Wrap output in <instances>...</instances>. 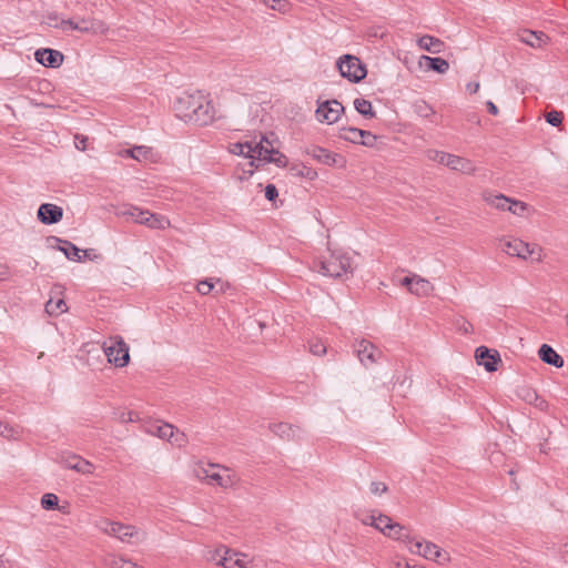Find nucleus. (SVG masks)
I'll return each instance as SVG.
<instances>
[{
	"label": "nucleus",
	"instance_id": "obj_1",
	"mask_svg": "<svg viewBox=\"0 0 568 568\" xmlns=\"http://www.w3.org/2000/svg\"><path fill=\"white\" fill-rule=\"evenodd\" d=\"M173 109L179 119L200 126L212 123L215 118L212 101L201 91L184 93L176 98Z\"/></svg>",
	"mask_w": 568,
	"mask_h": 568
},
{
	"label": "nucleus",
	"instance_id": "obj_2",
	"mask_svg": "<svg viewBox=\"0 0 568 568\" xmlns=\"http://www.w3.org/2000/svg\"><path fill=\"white\" fill-rule=\"evenodd\" d=\"M314 267L323 275L343 278L353 274L352 257L344 253H332L328 257L314 262Z\"/></svg>",
	"mask_w": 568,
	"mask_h": 568
},
{
	"label": "nucleus",
	"instance_id": "obj_3",
	"mask_svg": "<svg viewBox=\"0 0 568 568\" xmlns=\"http://www.w3.org/2000/svg\"><path fill=\"white\" fill-rule=\"evenodd\" d=\"M98 528L123 542L139 544L145 539V534L141 532L135 526L124 525L109 519H101L97 524Z\"/></svg>",
	"mask_w": 568,
	"mask_h": 568
},
{
	"label": "nucleus",
	"instance_id": "obj_4",
	"mask_svg": "<svg viewBox=\"0 0 568 568\" xmlns=\"http://www.w3.org/2000/svg\"><path fill=\"white\" fill-rule=\"evenodd\" d=\"M500 248L509 256H516L521 260H528L529 257L536 256L535 260L540 262L542 258L541 247L536 244H528L519 239H501Z\"/></svg>",
	"mask_w": 568,
	"mask_h": 568
},
{
	"label": "nucleus",
	"instance_id": "obj_5",
	"mask_svg": "<svg viewBox=\"0 0 568 568\" xmlns=\"http://www.w3.org/2000/svg\"><path fill=\"white\" fill-rule=\"evenodd\" d=\"M103 351L108 361L116 367H124L129 364V346L121 336L110 337L109 341L103 344Z\"/></svg>",
	"mask_w": 568,
	"mask_h": 568
},
{
	"label": "nucleus",
	"instance_id": "obj_6",
	"mask_svg": "<svg viewBox=\"0 0 568 568\" xmlns=\"http://www.w3.org/2000/svg\"><path fill=\"white\" fill-rule=\"evenodd\" d=\"M337 68L343 78H346L354 83L362 81L367 74V70L362 61L351 54H345L339 58L337 61Z\"/></svg>",
	"mask_w": 568,
	"mask_h": 568
},
{
	"label": "nucleus",
	"instance_id": "obj_7",
	"mask_svg": "<svg viewBox=\"0 0 568 568\" xmlns=\"http://www.w3.org/2000/svg\"><path fill=\"white\" fill-rule=\"evenodd\" d=\"M217 465L207 464L206 466H199L195 468V475L201 480H207L209 483H214L220 487L229 488L232 487L235 483L234 476L231 474L230 469L224 468L225 474H220L214 469Z\"/></svg>",
	"mask_w": 568,
	"mask_h": 568
},
{
	"label": "nucleus",
	"instance_id": "obj_8",
	"mask_svg": "<svg viewBox=\"0 0 568 568\" xmlns=\"http://www.w3.org/2000/svg\"><path fill=\"white\" fill-rule=\"evenodd\" d=\"M254 155L255 160L275 163L277 166H285L287 163L286 156L276 151L265 136L258 143H254Z\"/></svg>",
	"mask_w": 568,
	"mask_h": 568
},
{
	"label": "nucleus",
	"instance_id": "obj_9",
	"mask_svg": "<svg viewBox=\"0 0 568 568\" xmlns=\"http://www.w3.org/2000/svg\"><path fill=\"white\" fill-rule=\"evenodd\" d=\"M353 347L359 362L366 367L376 364L382 357L378 347L365 338L356 341Z\"/></svg>",
	"mask_w": 568,
	"mask_h": 568
},
{
	"label": "nucleus",
	"instance_id": "obj_10",
	"mask_svg": "<svg viewBox=\"0 0 568 568\" xmlns=\"http://www.w3.org/2000/svg\"><path fill=\"white\" fill-rule=\"evenodd\" d=\"M344 106L337 100H329L318 104L316 118L320 122L333 124L338 121Z\"/></svg>",
	"mask_w": 568,
	"mask_h": 568
},
{
	"label": "nucleus",
	"instance_id": "obj_11",
	"mask_svg": "<svg viewBox=\"0 0 568 568\" xmlns=\"http://www.w3.org/2000/svg\"><path fill=\"white\" fill-rule=\"evenodd\" d=\"M306 153L311 155L313 159L318 161L320 163L331 165V166H344L345 159L336 153L328 151L322 146L312 145L306 149Z\"/></svg>",
	"mask_w": 568,
	"mask_h": 568
},
{
	"label": "nucleus",
	"instance_id": "obj_12",
	"mask_svg": "<svg viewBox=\"0 0 568 568\" xmlns=\"http://www.w3.org/2000/svg\"><path fill=\"white\" fill-rule=\"evenodd\" d=\"M402 285L406 286L410 293L417 296H428L433 290V284L418 275L406 276L402 280Z\"/></svg>",
	"mask_w": 568,
	"mask_h": 568
},
{
	"label": "nucleus",
	"instance_id": "obj_13",
	"mask_svg": "<svg viewBox=\"0 0 568 568\" xmlns=\"http://www.w3.org/2000/svg\"><path fill=\"white\" fill-rule=\"evenodd\" d=\"M37 215L41 223L51 225L61 221L63 210L55 204L44 203L39 206Z\"/></svg>",
	"mask_w": 568,
	"mask_h": 568
},
{
	"label": "nucleus",
	"instance_id": "obj_14",
	"mask_svg": "<svg viewBox=\"0 0 568 568\" xmlns=\"http://www.w3.org/2000/svg\"><path fill=\"white\" fill-rule=\"evenodd\" d=\"M34 57L39 63L48 68H58L64 60V55L53 49H38Z\"/></svg>",
	"mask_w": 568,
	"mask_h": 568
},
{
	"label": "nucleus",
	"instance_id": "obj_15",
	"mask_svg": "<svg viewBox=\"0 0 568 568\" xmlns=\"http://www.w3.org/2000/svg\"><path fill=\"white\" fill-rule=\"evenodd\" d=\"M270 430L286 440H295L302 437L303 430L301 427L287 423H275L270 425Z\"/></svg>",
	"mask_w": 568,
	"mask_h": 568
},
{
	"label": "nucleus",
	"instance_id": "obj_16",
	"mask_svg": "<svg viewBox=\"0 0 568 568\" xmlns=\"http://www.w3.org/2000/svg\"><path fill=\"white\" fill-rule=\"evenodd\" d=\"M476 359L479 365H483L487 372L497 371V363L500 362V357L497 351L490 352L485 346H479L476 349Z\"/></svg>",
	"mask_w": 568,
	"mask_h": 568
},
{
	"label": "nucleus",
	"instance_id": "obj_17",
	"mask_svg": "<svg viewBox=\"0 0 568 568\" xmlns=\"http://www.w3.org/2000/svg\"><path fill=\"white\" fill-rule=\"evenodd\" d=\"M445 166L465 174H471L476 170L470 160L450 153L448 154Z\"/></svg>",
	"mask_w": 568,
	"mask_h": 568
},
{
	"label": "nucleus",
	"instance_id": "obj_18",
	"mask_svg": "<svg viewBox=\"0 0 568 568\" xmlns=\"http://www.w3.org/2000/svg\"><path fill=\"white\" fill-rule=\"evenodd\" d=\"M538 355L542 362L555 367H562V357L549 345L542 344L538 351Z\"/></svg>",
	"mask_w": 568,
	"mask_h": 568
},
{
	"label": "nucleus",
	"instance_id": "obj_19",
	"mask_svg": "<svg viewBox=\"0 0 568 568\" xmlns=\"http://www.w3.org/2000/svg\"><path fill=\"white\" fill-rule=\"evenodd\" d=\"M231 554H233V556L246 557V555H244V554H240L237 551H234V550H232L230 548H226V547L222 546L220 548H216V549L210 551L207 559L210 561L215 562V565L225 568L227 559H229V556Z\"/></svg>",
	"mask_w": 568,
	"mask_h": 568
},
{
	"label": "nucleus",
	"instance_id": "obj_20",
	"mask_svg": "<svg viewBox=\"0 0 568 568\" xmlns=\"http://www.w3.org/2000/svg\"><path fill=\"white\" fill-rule=\"evenodd\" d=\"M520 40L532 48H541L549 40L548 36L539 31L525 30L520 34Z\"/></svg>",
	"mask_w": 568,
	"mask_h": 568
},
{
	"label": "nucleus",
	"instance_id": "obj_21",
	"mask_svg": "<svg viewBox=\"0 0 568 568\" xmlns=\"http://www.w3.org/2000/svg\"><path fill=\"white\" fill-rule=\"evenodd\" d=\"M417 43L420 49L430 53H440L444 48V42L442 40L428 34L420 37Z\"/></svg>",
	"mask_w": 568,
	"mask_h": 568
},
{
	"label": "nucleus",
	"instance_id": "obj_22",
	"mask_svg": "<svg viewBox=\"0 0 568 568\" xmlns=\"http://www.w3.org/2000/svg\"><path fill=\"white\" fill-rule=\"evenodd\" d=\"M385 536L393 538L395 540H400L403 542H410L412 537L407 532L406 527L398 523L392 521L388 528L384 532Z\"/></svg>",
	"mask_w": 568,
	"mask_h": 568
},
{
	"label": "nucleus",
	"instance_id": "obj_23",
	"mask_svg": "<svg viewBox=\"0 0 568 568\" xmlns=\"http://www.w3.org/2000/svg\"><path fill=\"white\" fill-rule=\"evenodd\" d=\"M144 225L153 230H165L170 226V221L164 215L154 214L149 211Z\"/></svg>",
	"mask_w": 568,
	"mask_h": 568
},
{
	"label": "nucleus",
	"instance_id": "obj_24",
	"mask_svg": "<svg viewBox=\"0 0 568 568\" xmlns=\"http://www.w3.org/2000/svg\"><path fill=\"white\" fill-rule=\"evenodd\" d=\"M77 31L89 33L103 30V23L90 18H81L77 20Z\"/></svg>",
	"mask_w": 568,
	"mask_h": 568
},
{
	"label": "nucleus",
	"instance_id": "obj_25",
	"mask_svg": "<svg viewBox=\"0 0 568 568\" xmlns=\"http://www.w3.org/2000/svg\"><path fill=\"white\" fill-rule=\"evenodd\" d=\"M148 212V210H142L138 206H130L125 210L120 211L119 214L123 217L132 219L135 223L144 225Z\"/></svg>",
	"mask_w": 568,
	"mask_h": 568
},
{
	"label": "nucleus",
	"instance_id": "obj_26",
	"mask_svg": "<svg viewBox=\"0 0 568 568\" xmlns=\"http://www.w3.org/2000/svg\"><path fill=\"white\" fill-rule=\"evenodd\" d=\"M484 200L489 205L503 211H507V206L510 203V197H507L504 194L486 193L484 194Z\"/></svg>",
	"mask_w": 568,
	"mask_h": 568
},
{
	"label": "nucleus",
	"instance_id": "obj_27",
	"mask_svg": "<svg viewBox=\"0 0 568 568\" xmlns=\"http://www.w3.org/2000/svg\"><path fill=\"white\" fill-rule=\"evenodd\" d=\"M62 243L59 246V250L64 253L65 257L70 261L82 262V256L80 255V248L75 246L73 243L65 240H58Z\"/></svg>",
	"mask_w": 568,
	"mask_h": 568
},
{
	"label": "nucleus",
	"instance_id": "obj_28",
	"mask_svg": "<svg viewBox=\"0 0 568 568\" xmlns=\"http://www.w3.org/2000/svg\"><path fill=\"white\" fill-rule=\"evenodd\" d=\"M364 134V130L348 126V128H341L338 136L342 140L358 144L359 141H362Z\"/></svg>",
	"mask_w": 568,
	"mask_h": 568
},
{
	"label": "nucleus",
	"instance_id": "obj_29",
	"mask_svg": "<svg viewBox=\"0 0 568 568\" xmlns=\"http://www.w3.org/2000/svg\"><path fill=\"white\" fill-rule=\"evenodd\" d=\"M67 467L74 469L82 474H90L92 473V464L89 463L85 459H82L78 456H73L70 459L67 460Z\"/></svg>",
	"mask_w": 568,
	"mask_h": 568
},
{
	"label": "nucleus",
	"instance_id": "obj_30",
	"mask_svg": "<svg viewBox=\"0 0 568 568\" xmlns=\"http://www.w3.org/2000/svg\"><path fill=\"white\" fill-rule=\"evenodd\" d=\"M354 108L359 114L364 115L365 118L373 119L376 116V112L373 109L372 102L366 99H355Z\"/></svg>",
	"mask_w": 568,
	"mask_h": 568
},
{
	"label": "nucleus",
	"instance_id": "obj_31",
	"mask_svg": "<svg viewBox=\"0 0 568 568\" xmlns=\"http://www.w3.org/2000/svg\"><path fill=\"white\" fill-rule=\"evenodd\" d=\"M422 59L426 61L427 67L430 70L436 71L437 73L443 74L447 72V70L449 69L448 61L443 58H430L427 55H423Z\"/></svg>",
	"mask_w": 568,
	"mask_h": 568
},
{
	"label": "nucleus",
	"instance_id": "obj_32",
	"mask_svg": "<svg viewBox=\"0 0 568 568\" xmlns=\"http://www.w3.org/2000/svg\"><path fill=\"white\" fill-rule=\"evenodd\" d=\"M175 427L171 424L152 425L149 432L163 439H172L174 437Z\"/></svg>",
	"mask_w": 568,
	"mask_h": 568
},
{
	"label": "nucleus",
	"instance_id": "obj_33",
	"mask_svg": "<svg viewBox=\"0 0 568 568\" xmlns=\"http://www.w3.org/2000/svg\"><path fill=\"white\" fill-rule=\"evenodd\" d=\"M232 152L255 160L253 142L235 143L232 146Z\"/></svg>",
	"mask_w": 568,
	"mask_h": 568
},
{
	"label": "nucleus",
	"instance_id": "obj_34",
	"mask_svg": "<svg viewBox=\"0 0 568 568\" xmlns=\"http://www.w3.org/2000/svg\"><path fill=\"white\" fill-rule=\"evenodd\" d=\"M131 152H133V159L142 162L150 160L153 156L152 148L146 145H136L131 148Z\"/></svg>",
	"mask_w": 568,
	"mask_h": 568
},
{
	"label": "nucleus",
	"instance_id": "obj_35",
	"mask_svg": "<svg viewBox=\"0 0 568 568\" xmlns=\"http://www.w3.org/2000/svg\"><path fill=\"white\" fill-rule=\"evenodd\" d=\"M67 311V304L63 300L48 301L45 303V312L49 315H58Z\"/></svg>",
	"mask_w": 568,
	"mask_h": 568
},
{
	"label": "nucleus",
	"instance_id": "obj_36",
	"mask_svg": "<svg viewBox=\"0 0 568 568\" xmlns=\"http://www.w3.org/2000/svg\"><path fill=\"white\" fill-rule=\"evenodd\" d=\"M440 556V548L432 541H425L423 547V555L427 560H434L435 558Z\"/></svg>",
	"mask_w": 568,
	"mask_h": 568
},
{
	"label": "nucleus",
	"instance_id": "obj_37",
	"mask_svg": "<svg viewBox=\"0 0 568 568\" xmlns=\"http://www.w3.org/2000/svg\"><path fill=\"white\" fill-rule=\"evenodd\" d=\"M41 506L45 510L55 509L59 506V498L52 493H47L41 498Z\"/></svg>",
	"mask_w": 568,
	"mask_h": 568
},
{
	"label": "nucleus",
	"instance_id": "obj_38",
	"mask_svg": "<svg viewBox=\"0 0 568 568\" xmlns=\"http://www.w3.org/2000/svg\"><path fill=\"white\" fill-rule=\"evenodd\" d=\"M528 206L525 202L510 199V203L507 206V211L511 212L513 214L517 216H524L525 212L527 211Z\"/></svg>",
	"mask_w": 568,
	"mask_h": 568
},
{
	"label": "nucleus",
	"instance_id": "obj_39",
	"mask_svg": "<svg viewBox=\"0 0 568 568\" xmlns=\"http://www.w3.org/2000/svg\"><path fill=\"white\" fill-rule=\"evenodd\" d=\"M358 144H362L367 148L378 149V136L373 134L371 131L364 130L362 141H359Z\"/></svg>",
	"mask_w": 568,
	"mask_h": 568
},
{
	"label": "nucleus",
	"instance_id": "obj_40",
	"mask_svg": "<svg viewBox=\"0 0 568 568\" xmlns=\"http://www.w3.org/2000/svg\"><path fill=\"white\" fill-rule=\"evenodd\" d=\"M449 153L438 150H428L426 155L428 160L445 165Z\"/></svg>",
	"mask_w": 568,
	"mask_h": 568
},
{
	"label": "nucleus",
	"instance_id": "obj_41",
	"mask_svg": "<svg viewBox=\"0 0 568 568\" xmlns=\"http://www.w3.org/2000/svg\"><path fill=\"white\" fill-rule=\"evenodd\" d=\"M392 518L388 517L387 515H384V514H381L378 513L377 514V517H376V523L374 525V528H376L377 530H379L381 532H385V530L388 528V526L392 524Z\"/></svg>",
	"mask_w": 568,
	"mask_h": 568
},
{
	"label": "nucleus",
	"instance_id": "obj_42",
	"mask_svg": "<svg viewBox=\"0 0 568 568\" xmlns=\"http://www.w3.org/2000/svg\"><path fill=\"white\" fill-rule=\"evenodd\" d=\"M0 436L6 439H16L18 436V430L0 420Z\"/></svg>",
	"mask_w": 568,
	"mask_h": 568
},
{
	"label": "nucleus",
	"instance_id": "obj_43",
	"mask_svg": "<svg viewBox=\"0 0 568 568\" xmlns=\"http://www.w3.org/2000/svg\"><path fill=\"white\" fill-rule=\"evenodd\" d=\"M225 568H248V562L240 558V556H229Z\"/></svg>",
	"mask_w": 568,
	"mask_h": 568
},
{
	"label": "nucleus",
	"instance_id": "obj_44",
	"mask_svg": "<svg viewBox=\"0 0 568 568\" xmlns=\"http://www.w3.org/2000/svg\"><path fill=\"white\" fill-rule=\"evenodd\" d=\"M546 121L552 126H559L562 123L564 114L560 111L552 110L546 115Z\"/></svg>",
	"mask_w": 568,
	"mask_h": 568
},
{
	"label": "nucleus",
	"instance_id": "obj_45",
	"mask_svg": "<svg viewBox=\"0 0 568 568\" xmlns=\"http://www.w3.org/2000/svg\"><path fill=\"white\" fill-rule=\"evenodd\" d=\"M214 288V285L212 283V280H203L201 282H199V284L196 285V291L201 294V295H207L212 292V290Z\"/></svg>",
	"mask_w": 568,
	"mask_h": 568
},
{
	"label": "nucleus",
	"instance_id": "obj_46",
	"mask_svg": "<svg viewBox=\"0 0 568 568\" xmlns=\"http://www.w3.org/2000/svg\"><path fill=\"white\" fill-rule=\"evenodd\" d=\"M310 351L316 356H322L326 354V345L321 341L311 342Z\"/></svg>",
	"mask_w": 568,
	"mask_h": 568
},
{
	"label": "nucleus",
	"instance_id": "obj_47",
	"mask_svg": "<svg viewBox=\"0 0 568 568\" xmlns=\"http://www.w3.org/2000/svg\"><path fill=\"white\" fill-rule=\"evenodd\" d=\"M50 26L54 27V28H59L63 31H67V30H77L75 27L77 26V21L75 20H72V19H67V20H61L60 22H57L54 24L52 23H49Z\"/></svg>",
	"mask_w": 568,
	"mask_h": 568
},
{
	"label": "nucleus",
	"instance_id": "obj_48",
	"mask_svg": "<svg viewBox=\"0 0 568 568\" xmlns=\"http://www.w3.org/2000/svg\"><path fill=\"white\" fill-rule=\"evenodd\" d=\"M369 490L374 495H382L387 491V486L382 481H372L369 485Z\"/></svg>",
	"mask_w": 568,
	"mask_h": 568
},
{
	"label": "nucleus",
	"instance_id": "obj_49",
	"mask_svg": "<svg viewBox=\"0 0 568 568\" xmlns=\"http://www.w3.org/2000/svg\"><path fill=\"white\" fill-rule=\"evenodd\" d=\"M520 396L529 404H534V400H538V394L530 388H523Z\"/></svg>",
	"mask_w": 568,
	"mask_h": 568
},
{
	"label": "nucleus",
	"instance_id": "obj_50",
	"mask_svg": "<svg viewBox=\"0 0 568 568\" xmlns=\"http://www.w3.org/2000/svg\"><path fill=\"white\" fill-rule=\"evenodd\" d=\"M416 111L419 115L428 118L434 114V110L425 102L416 105Z\"/></svg>",
	"mask_w": 568,
	"mask_h": 568
},
{
	"label": "nucleus",
	"instance_id": "obj_51",
	"mask_svg": "<svg viewBox=\"0 0 568 568\" xmlns=\"http://www.w3.org/2000/svg\"><path fill=\"white\" fill-rule=\"evenodd\" d=\"M410 546H409V551L412 554H415V555H418V556H422L423 555V547L425 545V542L423 541H414V539L412 538V541L408 542Z\"/></svg>",
	"mask_w": 568,
	"mask_h": 568
},
{
	"label": "nucleus",
	"instance_id": "obj_52",
	"mask_svg": "<svg viewBox=\"0 0 568 568\" xmlns=\"http://www.w3.org/2000/svg\"><path fill=\"white\" fill-rule=\"evenodd\" d=\"M278 196L277 189L274 184H267L265 187V197L268 201H274Z\"/></svg>",
	"mask_w": 568,
	"mask_h": 568
},
{
	"label": "nucleus",
	"instance_id": "obj_53",
	"mask_svg": "<svg viewBox=\"0 0 568 568\" xmlns=\"http://www.w3.org/2000/svg\"><path fill=\"white\" fill-rule=\"evenodd\" d=\"M88 138L84 135L77 134L74 136V145L78 150L84 151L87 149Z\"/></svg>",
	"mask_w": 568,
	"mask_h": 568
},
{
	"label": "nucleus",
	"instance_id": "obj_54",
	"mask_svg": "<svg viewBox=\"0 0 568 568\" xmlns=\"http://www.w3.org/2000/svg\"><path fill=\"white\" fill-rule=\"evenodd\" d=\"M265 4L274 10H283L287 2L286 0H265Z\"/></svg>",
	"mask_w": 568,
	"mask_h": 568
},
{
	"label": "nucleus",
	"instance_id": "obj_55",
	"mask_svg": "<svg viewBox=\"0 0 568 568\" xmlns=\"http://www.w3.org/2000/svg\"><path fill=\"white\" fill-rule=\"evenodd\" d=\"M376 517H377V514L375 511H373V513L367 514L364 517H362L361 521H362V524H364L366 526H373L374 527V525L376 523Z\"/></svg>",
	"mask_w": 568,
	"mask_h": 568
},
{
	"label": "nucleus",
	"instance_id": "obj_56",
	"mask_svg": "<svg viewBox=\"0 0 568 568\" xmlns=\"http://www.w3.org/2000/svg\"><path fill=\"white\" fill-rule=\"evenodd\" d=\"M433 561H436L438 565H445L450 561V556L447 551L440 549V556L435 558Z\"/></svg>",
	"mask_w": 568,
	"mask_h": 568
},
{
	"label": "nucleus",
	"instance_id": "obj_57",
	"mask_svg": "<svg viewBox=\"0 0 568 568\" xmlns=\"http://www.w3.org/2000/svg\"><path fill=\"white\" fill-rule=\"evenodd\" d=\"M185 436L183 433H180L176 428L174 430V437L173 443H175L178 446H182L185 443Z\"/></svg>",
	"mask_w": 568,
	"mask_h": 568
},
{
	"label": "nucleus",
	"instance_id": "obj_58",
	"mask_svg": "<svg viewBox=\"0 0 568 568\" xmlns=\"http://www.w3.org/2000/svg\"><path fill=\"white\" fill-rule=\"evenodd\" d=\"M537 408H539L540 410H547L548 409V403L538 396V400H534V404Z\"/></svg>",
	"mask_w": 568,
	"mask_h": 568
},
{
	"label": "nucleus",
	"instance_id": "obj_59",
	"mask_svg": "<svg viewBox=\"0 0 568 568\" xmlns=\"http://www.w3.org/2000/svg\"><path fill=\"white\" fill-rule=\"evenodd\" d=\"M487 105V110L488 112L491 114V115H497L498 114V108L496 106V104L491 101H488L486 103Z\"/></svg>",
	"mask_w": 568,
	"mask_h": 568
},
{
	"label": "nucleus",
	"instance_id": "obj_60",
	"mask_svg": "<svg viewBox=\"0 0 568 568\" xmlns=\"http://www.w3.org/2000/svg\"><path fill=\"white\" fill-rule=\"evenodd\" d=\"M120 420L125 423V422H133V418H132V413L131 412H128V413H122L120 415Z\"/></svg>",
	"mask_w": 568,
	"mask_h": 568
},
{
	"label": "nucleus",
	"instance_id": "obj_61",
	"mask_svg": "<svg viewBox=\"0 0 568 568\" xmlns=\"http://www.w3.org/2000/svg\"><path fill=\"white\" fill-rule=\"evenodd\" d=\"M467 89L470 93H476L479 89V83H469Z\"/></svg>",
	"mask_w": 568,
	"mask_h": 568
},
{
	"label": "nucleus",
	"instance_id": "obj_62",
	"mask_svg": "<svg viewBox=\"0 0 568 568\" xmlns=\"http://www.w3.org/2000/svg\"><path fill=\"white\" fill-rule=\"evenodd\" d=\"M82 252H83L82 260L83 258H92L94 250L93 248H88V250H83Z\"/></svg>",
	"mask_w": 568,
	"mask_h": 568
},
{
	"label": "nucleus",
	"instance_id": "obj_63",
	"mask_svg": "<svg viewBox=\"0 0 568 568\" xmlns=\"http://www.w3.org/2000/svg\"><path fill=\"white\" fill-rule=\"evenodd\" d=\"M119 155L123 156V158H132L133 159V152H131V149H125V150L119 152Z\"/></svg>",
	"mask_w": 568,
	"mask_h": 568
},
{
	"label": "nucleus",
	"instance_id": "obj_64",
	"mask_svg": "<svg viewBox=\"0 0 568 568\" xmlns=\"http://www.w3.org/2000/svg\"><path fill=\"white\" fill-rule=\"evenodd\" d=\"M404 568H425V567L422 565H412L409 562H405Z\"/></svg>",
	"mask_w": 568,
	"mask_h": 568
}]
</instances>
